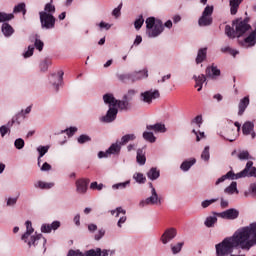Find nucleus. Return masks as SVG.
<instances>
[{"label":"nucleus","instance_id":"obj_30","mask_svg":"<svg viewBox=\"0 0 256 256\" xmlns=\"http://www.w3.org/2000/svg\"><path fill=\"white\" fill-rule=\"evenodd\" d=\"M204 59H207V48H202L198 50V54L196 57L197 65H199V63H203Z\"/></svg>","mask_w":256,"mask_h":256},{"label":"nucleus","instance_id":"obj_7","mask_svg":"<svg viewBox=\"0 0 256 256\" xmlns=\"http://www.w3.org/2000/svg\"><path fill=\"white\" fill-rule=\"evenodd\" d=\"M149 187L151 190L152 195L145 200L140 202V207H145V205H161V198L159 194H157V190L153 187V183H149Z\"/></svg>","mask_w":256,"mask_h":256},{"label":"nucleus","instance_id":"obj_18","mask_svg":"<svg viewBox=\"0 0 256 256\" xmlns=\"http://www.w3.org/2000/svg\"><path fill=\"white\" fill-rule=\"evenodd\" d=\"M61 227V222L54 221L52 224H44L41 227L42 233H51V231H57Z\"/></svg>","mask_w":256,"mask_h":256},{"label":"nucleus","instance_id":"obj_51","mask_svg":"<svg viewBox=\"0 0 256 256\" xmlns=\"http://www.w3.org/2000/svg\"><path fill=\"white\" fill-rule=\"evenodd\" d=\"M210 157L209 146H206L201 154V159H203V161H209Z\"/></svg>","mask_w":256,"mask_h":256},{"label":"nucleus","instance_id":"obj_63","mask_svg":"<svg viewBox=\"0 0 256 256\" xmlns=\"http://www.w3.org/2000/svg\"><path fill=\"white\" fill-rule=\"evenodd\" d=\"M67 256H83V252L79 250H69Z\"/></svg>","mask_w":256,"mask_h":256},{"label":"nucleus","instance_id":"obj_16","mask_svg":"<svg viewBox=\"0 0 256 256\" xmlns=\"http://www.w3.org/2000/svg\"><path fill=\"white\" fill-rule=\"evenodd\" d=\"M39 243L42 245V247H45V243H47V239L43 238V234L31 236V241L28 242V246L31 247L33 245V247H37Z\"/></svg>","mask_w":256,"mask_h":256},{"label":"nucleus","instance_id":"obj_54","mask_svg":"<svg viewBox=\"0 0 256 256\" xmlns=\"http://www.w3.org/2000/svg\"><path fill=\"white\" fill-rule=\"evenodd\" d=\"M18 199L19 196H17L16 198H8L6 202L7 207H15V205H17Z\"/></svg>","mask_w":256,"mask_h":256},{"label":"nucleus","instance_id":"obj_5","mask_svg":"<svg viewBox=\"0 0 256 256\" xmlns=\"http://www.w3.org/2000/svg\"><path fill=\"white\" fill-rule=\"evenodd\" d=\"M146 29L149 37H159L163 33V22L156 20L155 17H149L146 19Z\"/></svg>","mask_w":256,"mask_h":256},{"label":"nucleus","instance_id":"obj_44","mask_svg":"<svg viewBox=\"0 0 256 256\" xmlns=\"http://www.w3.org/2000/svg\"><path fill=\"white\" fill-rule=\"evenodd\" d=\"M222 53H229V55H232V57H236V55H239V51L233 50V48L227 46L224 48H221Z\"/></svg>","mask_w":256,"mask_h":256},{"label":"nucleus","instance_id":"obj_52","mask_svg":"<svg viewBox=\"0 0 256 256\" xmlns=\"http://www.w3.org/2000/svg\"><path fill=\"white\" fill-rule=\"evenodd\" d=\"M14 146L16 147V149H23V147H25V140H23L22 138L16 139L14 142Z\"/></svg>","mask_w":256,"mask_h":256},{"label":"nucleus","instance_id":"obj_59","mask_svg":"<svg viewBox=\"0 0 256 256\" xmlns=\"http://www.w3.org/2000/svg\"><path fill=\"white\" fill-rule=\"evenodd\" d=\"M191 123H196L198 127H201L203 123V117L201 115H198L191 121Z\"/></svg>","mask_w":256,"mask_h":256},{"label":"nucleus","instance_id":"obj_55","mask_svg":"<svg viewBox=\"0 0 256 256\" xmlns=\"http://www.w3.org/2000/svg\"><path fill=\"white\" fill-rule=\"evenodd\" d=\"M88 141H91V137L85 134L80 135L78 138V143H80V145H83V143H88Z\"/></svg>","mask_w":256,"mask_h":256},{"label":"nucleus","instance_id":"obj_22","mask_svg":"<svg viewBox=\"0 0 256 256\" xmlns=\"http://www.w3.org/2000/svg\"><path fill=\"white\" fill-rule=\"evenodd\" d=\"M249 96H245L244 98H242L238 104V115L241 117V115H243V113H245V110L247 109V107H249Z\"/></svg>","mask_w":256,"mask_h":256},{"label":"nucleus","instance_id":"obj_34","mask_svg":"<svg viewBox=\"0 0 256 256\" xmlns=\"http://www.w3.org/2000/svg\"><path fill=\"white\" fill-rule=\"evenodd\" d=\"M136 161L139 163V165H145L147 158L145 157V152H143V149L137 150Z\"/></svg>","mask_w":256,"mask_h":256},{"label":"nucleus","instance_id":"obj_38","mask_svg":"<svg viewBox=\"0 0 256 256\" xmlns=\"http://www.w3.org/2000/svg\"><path fill=\"white\" fill-rule=\"evenodd\" d=\"M143 139H145V141H148L149 143H155V141H157V137H155L153 132H144Z\"/></svg>","mask_w":256,"mask_h":256},{"label":"nucleus","instance_id":"obj_20","mask_svg":"<svg viewBox=\"0 0 256 256\" xmlns=\"http://www.w3.org/2000/svg\"><path fill=\"white\" fill-rule=\"evenodd\" d=\"M146 129L148 131H154V133H166L167 128L165 127V124L162 123H156L154 125H147Z\"/></svg>","mask_w":256,"mask_h":256},{"label":"nucleus","instance_id":"obj_36","mask_svg":"<svg viewBox=\"0 0 256 256\" xmlns=\"http://www.w3.org/2000/svg\"><path fill=\"white\" fill-rule=\"evenodd\" d=\"M40 13H48L49 15H53V13H55V5H53V0H51L50 3H47L44 7V11H41Z\"/></svg>","mask_w":256,"mask_h":256},{"label":"nucleus","instance_id":"obj_48","mask_svg":"<svg viewBox=\"0 0 256 256\" xmlns=\"http://www.w3.org/2000/svg\"><path fill=\"white\" fill-rule=\"evenodd\" d=\"M143 23H145V19H143V15H140L138 19L135 20L134 26L137 31L143 27Z\"/></svg>","mask_w":256,"mask_h":256},{"label":"nucleus","instance_id":"obj_39","mask_svg":"<svg viewBox=\"0 0 256 256\" xmlns=\"http://www.w3.org/2000/svg\"><path fill=\"white\" fill-rule=\"evenodd\" d=\"M51 65H52L51 59L46 58L42 62H40V70L45 72L49 69V66Z\"/></svg>","mask_w":256,"mask_h":256},{"label":"nucleus","instance_id":"obj_1","mask_svg":"<svg viewBox=\"0 0 256 256\" xmlns=\"http://www.w3.org/2000/svg\"><path fill=\"white\" fill-rule=\"evenodd\" d=\"M253 245H256V222L239 228L232 236L216 244V256H229L235 249L249 251Z\"/></svg>","mask_w":256,"mask_h":256},{"label":"nucleus","instance_id":"obj_25","mask_svg":"<svg viewBox=\"0 0 256 256\" xmlns=\"http://www.w3.org/2000/svg\"><path fill=\"white\" fill-rule=\"evenodd\" d=\"M30 41L31 43H33L34 41V47L38 50V51H43V47H45V44L43 43V41H41V39H39V35H33L30 37Z\"/></svg>","mask_w":256,"mask_h":256},{"label":"nucleus","instance_id":"obj_8","mask_svg":"<svg viewBox=\"0 0 256 256\" xmlns=\"http://www.w3.org/2000/svg\"><path fill=\"white\" fill-rule=\"evenodd\" d=\"M159 97H161L159 90H149L140 94L141 101L147 103L148 105H151V103H153V99H159Z\"/></svg>","mask_w":256,"mask_h":256},{"label":"nucleus","instance_id":"obj_60","mask_svg":"<svg viewBox=\"0 0 256 256\" xmlns=\"http://www.w3.org/2000/svg\"><path fill=\"white\" fill-rule=\"evenodd\" d=\"M217 201V199H211V200H205L202 202V207L203 209H207V207H209V205H212V203H215Z\"/></svg>","mask_w":256,"mask_h":256},{"label":"nucleus","instance_id":"obj_27","mask_svg":"<svg viewBox=\"0 0 256 256\" xmlns=\"http://www.w3.org/2000/svg\"><path fill=\"white\" fill-rule=\"evenodd\" d=\"M161 175V172L155 168V167H152L148 172H147V177L148 179H150L151 181H155L157 179H159Z\"/></svg>","mask_w":256,"mask_h":256},{"label":"nucleus","instance_id":"obj_32","mask_svg":"<svg viewBox=\"0 0 256 256\" xmlns=\"http://www.w3.org/2000/svg\"><path fill=\"white\" fill-rule=\"evenodd\" d=\"M34 187H36V189H52V187H55V183L50 182H43V181H38L34 184Z\"/></svg>","mask_w":256,"mask_h":256},{"label":"nucleus","instance_id":"obj_24","mask_svg":"<svg viewBox=\"0 0 256 256\" xmlns=\"http://www.w3.org/2000/svg\"><path fill=\"white\" fill-rule=\"evenodd\" d=\"M193 79L195 81V87H198V91H201V89H203V83H205L207 81V77L205 76V74H201L200 76H193Z\"/></svg>","mask_w":256,"mask_h":256},{"label":"nucleus","instance_id":"obj_35","mask_svg":"<svg viewBox=\"0 0 256 256\" xmlns=\"http://www.w3.org/2000/svg\"><path fill=\"white\" fill-rule=\"evenodd\" d=\"M2 33L5 37H11V34L14 33L13 27L7 23L2 25Z\"/></svg>","mask_w":256,"mask_h":256},{"label":"nucleus","instance_id":"obj_62","mask_svg":"<svg viewBox=\"0 0 256 256\" xmlns=\"http://www.w3.org/2000/svg\"><path fill=\"white\" fill-rule=\"evenodd\" d=\"M33 51H35V47L28 46V51L24 53V57L27 59V57L33 56Z\"/></svg>","mask_w":256,"mask_h":256},{"label":"nucleus","instance_id":"obj_19","mask_svg":"<svg viewBox=\"0 0 256 256\" xmlns=\"http://www.w3.org/2000/svg\"><path fill=\"white\" fill-rule=\"evenodd\" d=\"M63 75H65V73L62 70L58 71V75H51L52 79L50 81L52 85L56 87V91H59V83L63 82Z\"/></svg>","mask_w":256,"mask_h":256},{"label":"nucleus","instance_id":"obj_40","mask_svg":"<svg viewBox=\"0 0 256 256\" xmlns=\"http://www.w3.org/2000/svg\"><path fill=\"white\" fill-rule=\"evenodd\" d=\"M13 13H22L24 16L27 14L25 3H20L14 7Z\"/></svg>","mask_w":256,"mask_h":256},{"label":"nucleus","instance_id":"obj_26","mask_svg":"<svg viewBox=\"0 0 256 256\" xmlns=\"http://www.w3.org/2000/svg\"><path fill=\"white\" fill-rule=\"evenodd\" d=\"M33 231H35L33 229V224L31 223V221L27 220L26 221V233L22 235V241H25V243H27V239H29V237L31 236Z\"/></svg>","mask_w":256,"mask_h":256},{"label":"nucleus","instance_id":"obj_43","mask_svg":"<svg viewBox=\"0 0 256 256\" xmlns=\"http://www.w3.org/2000/svg\"><path fill=\"white\" fill-rule=\"evenodd\" d=\"M238 159H240V161H245L247 159H252L251 155L249 154V151L247 150H242L239 152L238 154Z\"/></svg>","mask_w":256,"mask_h":256},{"label":"nucleus","instance_id":"obj_56","mask_svg":"<svg viewBox=\"0 0 256 256\" xmlns=\"http://www.w3.org/2000/svg\"><path fill=\"white\" fill-rule=\"evenodd\" d=\"M121 9H123V3H120L119 6L112 11V15L114 17H120L121 16Z\"/></svg>","mask_w":256,"mask_h":256},{"label":"nucleus","instance_id":"obj_11","mask_svg":"<svg viewBox=\"0 0 256 256\" xmlns=\"http://www.w3.org/2000/svg\"><path fill=\"white\" fill-rule=\"evenodd\" d=\"M21 115H23V110L21 111V113H19L15 118H12L11 122H8L7 125H3L0 127V135L1 137H5V135L7 133H11V129H9L10 127H13V124L18 123L19 125V117H21Z\"/></svg>","mask_w":256,"mask_h":256},{"label":"nucleus","instance_id":"obj_64","mask_svg":"<svg viewBox=\"0 0 256 256\" xmlns=\"http://www.w3.org/2000/svg\"><path fill=\"white\" fill-rule=\"evenodd\" d=\"M113 256L115 255V250H107V249H104V250H101V256Z\"/></svg>","mask_w":256,"mask_h":256},{"label":"nucleus","instance_id":"obj_31","mask_svg":"<svg viewBox=\"0 0 256 256\" xmlns=\"http://www.w3.org/2000/svg\"><path fill=\"white\" fill-rule=\"evenodd\" d=\"M195 163H197V160L195 158H192L191 160H185L181 164L180 168L182 171H189V169H191V167H193Z\"/></svg>","mask_w":256,"mask_h":256},{"label":"nucleus","instance_id":"obj_15","mask_svg":"<svg viewBox=\"0 0 256 256\" xmlns=\"http://www.w3.org/2000/svg\"><path fill=\"white\" fill-rule=\"evenodd\" d=\"M253 129H255V124H253V122L247 121L242 126V133L243 135H251V138L255 139L256 134Z\"/></svg>","mask_w":256,"mask_h":256},{"label":"nucleus","instance_id":"obj_49","mask_svg":"<svg viewBox=\"0 0 256 256\" xmlns=\"http://www.w3.org/2000/svg\"><path fill=\"white\" fill-rule=\"evenodd\" d=\"M133 178L137 183H145V181H147V178H145L143 173H135Z\"/></svg>","mask_w":256,"mask_h":256},{"label":"nucleus","instance_id":"obj_47","mask_svg":"<svg viewBox=\"0 0 256 256\" xmlns=\"http://www.w3.org/2000/svg\"><path fill=\"white\" fill-rule=\"evenodd\" d=\"M15 16L13 14H7L0 12V23H3L5 21H11Z\"/></svg>","mask_w":256,"mask_h":256},{"label":"nucleus","instance_id":"obj_37","mask_svg":"<svg viewBox=\"0 0 256 256\" xmlns=\"http://www.w3.org/2000/svg\"><path fill=\"white\" fill-rule=\"evenodd\" d=\"M37 151L39 153L38 165H41V157H43L49 151V146H39Z\"/></svg>","mask_w":256,"mask_h":256},{"label":"nucleus","instance_id":"obj_46","mask_svg":"<svg viewBox=\"0 0 256 256\" xmlns=\"http://www.w3.org/2000/svg\"><path fill=\"white\" fill-rule=\"evenodd\" d=\"M237 191V182H232L230 186L225 188L224 192L228 193V195H233V193Z\"/></svg>","mask_w":256,"mask_h":256},{"label":"nucleus","instance_id":"obj_42","mask_svg":"<svg viewBox=\"0 0 256 256\" xmlns=\"http://www.w3.org/2000/svg\"><path fill=\"white\" fill-rule=\"evenodd\" d=\"M132 77L131 73L118 75L119 81H122L123 83H127V81H131V83H133Z\"/></svg>","mask_w":256,"mask_h":256},{"label":"nucleus","instance_id":"obj_61","mask_svg":"<svg viewBox=\"0 0 256 256\" xmlns=\"http://www.w3.org/2000/svg\"><path fill=\"white\" fill-rule=\"evenodd\" d=\"M66 133L68 137H73V135L77 133V127H70L69 129H66Z\"/></svg>","mask_w":256,"mask_h":256},{"label":"nucleus","instance_id":"obj_14","mask_svg":"<svg viewBox=\"0 0 256 256\" xmlns=\"http://www.w3.org/2000/svg\"><path fill=\"white\" fill-rule=\"evenodd\" d=\"M254 30L244 39L243 47H255L256 45V22L253 24Z\"/></svg>","mask_w":256,"mask_h":256},{"label":"nucleus","instance_id":"obj_4","mask_svg":"<svg viewBox=\"0 0 256 256\" xmlns=\"http://www.w3.org/2000/svg\"><path fill=\"white\" fill-rule=\"evenodd\" d=\"M103 101L106 103V105H109V107H118L120 111H127L130 109L131 104L129 101H131V98H128L127 96H123L122 100L115 99V96L113 94H105L103 96Z\"/></svg>","mask_w":256,"mask_h":256},{"label":"nucleus","instance_id":"obj_12","mask_svg":"<svg viewBox=\"0 0 256 256\" xmlns=\"http://www.w3.org/2000/svg\"><path fill=\"white\" fill-rule=\"evenodd\" d=\"M175 237H177V229L168 228L162 234L161 241H162L163 245H167L168 241H172V239H175Z\"/></svg>","mask_w":256,"mask_h":256},{"label":"nucleus","instance_id":"obj_53","mask_svg":"<svg viewBox=\"0 0 256 256\" xmlns=\"http://www.w3.org/2000/svg\"><path fill=\"white\" fill-rule=\"evenodd\" d=\"M202 15L204 17H211L213 15V6H206Z\"/></svg>","mask_w":256,"mask_h":256},{"label":"nucleus","instance_id":"obj_41","mask_svg":"<svg viewBox=\"0 0 256 256\" xmlns=\"http://www.w3.org/2000/svg\"><path fill=\"white\" fill-rule=\"evenodd\" d=\"M217 223V216H208L204 222L207 227H213Z\"/></svg>","mask_w":256,"mask_h":256},{"label":"nucleus","instance_id":"obj_21","mask_svg":"<svg viewBox=\"0 0 256 256\" xmlns=\"http://www.w3.org/2000/svg\"><path fill=\"white\" fill-rule=\"evenodd\" d=\"M121 143L117 140L115 143L111 144V146L107 149V153L111 155H120L121 153Z\"/></svg>","mask_w":256,"mask_h":256},{"label":"nucleus","instance_id":"obj_45","mask_svg":"<svg viewBox=\"0 0 256 256\" xmlns=\"http://www.w3.org/2000/svg\"><path fill=\"white\" fill-rule=\"evenodd\" d=\"M85 256H101V248L90 249L84 253Z\"/></svg>","mask_w":256,"mask_h":256},{"label":"nucleus","instance_id":"obj_29","mask_svg":"<svg viewBox=\"0 0 256 256\" xmlns=\"http://www.w3.org/2000/svg\"><path fill=\"white\" fill-rule=\"evenodd\" d=\"M213 23V18L211 16H201L198 20V25L200 27H208V25H211Z\"/></svg>","mask_w":256,"mask_h":256},{"label":"nucleus","instance_id":"obj_6","mask_svg":"<svg viewBox=\"0 0 256 256\" xmlns=\"http://www.w3.org/2000/svg\"><path fill=\"white\" fill-rule=\"evenodd\" d=\"M39 17L42 29H55V21H57V19L53 14L39 12Z\"/></svg>","mask_w":256,"mask_h":256},{"label":"nucleus","instance_id":"obj_57","mask_svg":"<svg viewBox=\"0 0 256 256\" xmlns=\"http://www.w3.org/2000/svg\"><path fill=\"white\" fill-rule=\"evenodd\" d=\"M90 189L101 191L103 189V184H98L97 182H92L90 185Z\"/></svg>","mask_w":256,"mask_h":256},{"label":"nucleus","instance_id":"obj_13","mask_svg":"<svg viewBox=\"0 0 256 256\" xmlns=\"http://www.w3.org/2000/svg\"><path fill=\"white\" fill-rule=\"evenodd\" d=\"M89 186V179L81 178L76 181V193L85 195Z\"/></svg>","mask_w":256,"mask_h":256},{"label":"nucleus","instance_id":"obj_23","mask_svg":"<svg viewBox=\"0 0 256 256\" xmlns=\"http://www.w3.org/2000/svg\"><path fill=\"white\" fill-rule=\"evenodd\" d=\"M132 83H135V81H140V79H147L149 77V74H147V70H140L138 72H132Z\"/></svg>","mask_w":256,"mask_h":256},{"label":"nucleus","instance_id":"obj_17","mask_svg":"<svg viewBox=\"0 0 256 256\" xmlns=\"http://www.w3.org/2000/svg\"><path fill=\"white\" fill-rule=\"evenodd\" d=\"M220 75L221 70H219L217 66L212 65L206 68V77H208V79H217Z\"/></svg>","mask_w":256,"mask_h":256},{"label":"nucleus","instance_id":"obj_10","mask_svg":"<svg viewBox=\"0 0 256 256\" xmlns=\"http://www.w3.org/2000/svg\"><path fill=\"white\" fill-rule=\"evenodd\" d=\"M117 113H119V110H117V107L110 106L106 115L101 118L102 123H113V121L117 119Z\"/></svg>","mask_w":256,"mask_h":256},{"label":"nucleus","instance_id":"obj_50","mask_svg":"<svg viewBox=\"0 0 256 256\" xmlns=\"http://www.w3.org/2000/svg\"><path fill=\"white\" fill-rule=\"evenodd\" d=\"M183 242L177 243V245H171V249H172V253L174 255H177V253H179L181 251V249H183Z\"/></svg>","mask_w":256,"mask_h":256},{"label":"nucleus","instance_id":"obj_58","mask_svg":"<svg viewBox=\"0 0 256 256\" xmlns=\"http://www.w3.org/2000/svg\"><path fill=\"white\" fill-rule=\"evenodd\" d=\"M129 183H130L129 181H126V182L114 184L112 187H113V189H125V187H127V185H129Z\"/></svg>","mask_w":256,"mask_h":256},{"label":"nucleus","instance_id":"obj_2","mask_svg":"<svg viewBox=\"0 0 256 256\" xmlns=\"http://www.w3.org/2000/svg\"><path fill=\"white\" fill-rule=\"evenodd\" d=\"M250 18H237L232 21V27L229 25L225 26V35L229 39H235V37H243L247 31H251V26L249 25Z\"/></svg>","mask_w":256,"mask_h":256},{"label":"nucleus","instance_id":"obj_33","mask_svg":"<svg viewBox=\"0 0 256 256\" xmlns=\"http://www.w3.org/2000/svg\"><path fill=\"white\" fill-rule=\"evenodd\" d=\"M135 139H137V136H135V134H126L122 136L121 141H119V143L123 147L124 145H127L129 141H135Z\"/></svg>","mask_w":256,"mask_h":256},{"label":"nucleus","instance_id":"obj_3","mask_svg":"<svg viewBox=\"0 0 256 256\" xmlns=\"http://www.w3.org/2000/svg\"><path fill=\"white\" fill-rule=\"evenodd\" d=\"M245 177H256V167H253V161H248L246 163L245 168L235 174L233 171H229L227 174L223 175L216 181V185H219V183H223L226 179H243Z\"/></svg>","mask_w":256,"mask_h":256},{"label":"nucleus","instance_id":"obj_9","mask_svg":"<svg viewBox=\"0 0 256 256\" xmlns=\"http://www.w3.org/2000/svg\"><path fill=\"white\" fill-rule=\"evenodd\" d=\"M216 217H221L222 219H228L229 221H233L239 217V210L235 208H230L221 213H215Z\"/></svg>","mask_w":256,"mask_h":256},{"label":"nucleus","instance_id":"obj_28","mask_svg":"<svg viewBox=\"0 0 256 256\" xmlns=\"http://www.w3.org/2000/svg\"><path fill=\"white\" fill-rule=\"evenodd\" d=\"M243 0H230V13L231 15H237V11L239 10V6L241 5Z\"/></svg>","mask_w":256,"mask_h":256}]
</instances>
